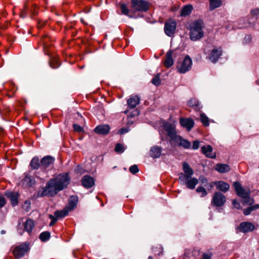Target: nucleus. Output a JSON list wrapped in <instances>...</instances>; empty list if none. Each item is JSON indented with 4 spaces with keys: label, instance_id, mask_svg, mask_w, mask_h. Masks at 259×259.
Returning a JSON list of instances; mask_svg holds the SVG:
<instances>
[{
    "label": "nucleus",
    "instance_id": "1",
    "mask_svg": "<svg viewBox=\"0 0 259 259\" xmlns=\"http://www.w3.org/2000/svg\"><path fill=\"white\" fill-rule=\"evenodd\" d=\"M69 177L67 174L59 175L56 178L51 179L46 184L37 192L38 197L44 196H53L66 188L69 184Z\"/></svg>",
    "mask_w": 259,
    "mask_h": 259
},
{
    "label": "nucleus",
    "instance_id": "2",
    "mask_svg": "<svg viewBox=\"0 0 259 259\" xmlns=\"http://www.w3.org/2000/svg\"><path fill=\"white\" fill-rule=\"evenodd\" d=\"M203 21L200 20L194 21L191 24L190 31V38L191 40L197 41L203 37Z\"/></svg>",
    "mask_w": 259,
    "mask_h": 259
},
{
    "label": "nucleus",
    "instance_id": "3",
    "mask_svg": "<svg viewBox=\"0 0 259 259\" xmlns=\"http://www.w3.org/2000/svg\"><path fill=\"white\" fill-rule=\"evenodd\" d=\"M132 7L135 11L146 12L149 8V3L144 0H132Z\"/></svg>",
    "mask_w": 259,
    "mask_h": 259
},
{
    "label": "nucleus",
    "instance_id": "4",
    "mask_svg": "<svg viewBox=\"0 0 259 259\" xmlns=\"http://www.w3.org/2000/svg\"><path fill=\"white\" fill-rule=\"evenodd\" d=\"M233 185L237 195L242 198L249 199V204L252 202V200L249 197V191L248 190H245L238 182H234Z\"/></svg>",
    "mask_w": 259,
    "mask_h": 259
},
{
    "label": "nucleus",
    "instance_id": "5",
    "mask_svg": "<svg viewBox=\"0 0 259 259\" xmlns=\"http://www.w3.org/2000/svg\"><path fill=\"white\" fill-rule=\"evenodd\" d=\"M192 65V60L189 55H187L181 63L177 67L179 72L181 73H185L190 70Z\"/></svg>",
    "mask_w": 259,
    "mask_h": 259
},
{
    "label": "nucleus",
    "instance_id": "6",
    "mask_svg": "<svg viewBox=\"0 0 259 259\" xmlns=\"http://www.w3.org/2000/svg\"><path fill=\"white\" fill-rule=\"evenodd\" d=\"M183 168L185 174L182 172L180 174L179 180L181 182L188 180L193 175V170L188 163L183 162Z\"/></svg>",
    "mask_w": 259,
    "mask_h": 259
},
{
    "label": "nucleus",
    "instance_id": "7",
    "mask_svg": "<svg viewBox=\"0 0 259 259\" xmlns=\"http://www.w3.org/2000/svg\"><path fill=\"white\" fill-rule=\"evenodd\" d=\"M225 196L221 192H217L213 194L211 200V205L216 207H221L226 202Z\"/></svg>",
    "mask_w": 259,
    "mask_h": 259
},
{
    "label": "nucleus",
    "instance_id": "8",
    "mask_svg": "<svg viewBox=\"0 0 259 259\" xmlns=\"http://www.w3.org/2000/svg\"><path fill=\"white\" fill-rule=\"evenodd\" d=\"M29 250V244L27 242L23 243L16 246L14 249V256L17 258L23 257Z\"/></svg>",
    "mask_w": 259,
    "mask_h": 259
},
{
    "label": "nucleus",
    "instance_id": "9",
    "mask_svg": "<svg viewBox=\"0 0 259 259\" xmlns=\"http://www.w3.org/2000/svg\"><path fill=\"white\" fill-rule=\"evenodd\" d=\"M177 24L175 21L169 20L165 22L164 31L165 33L168 36L171 37L174 34Z\"/></svg>",
    "mask_w": 259,
    "mask_h": 259
},
{
    "label": "nucleus",
    "instance_id": "10",
    "mask_svg": "<svg viewBox=\"0 0 259 259\" xmlns=\"http://www.w3.org/2000/svg\"><path fill=\"white\" fill-rule=\"evenodd\" d=\"M163 125L164 130L167 132L168 136L172 141H174L179 136L177 135L175 126L167 122H164Z\"/></svg>",
    "mask_w": 259,
    "mask_h": 259
},
{
    "label": "nucleus",
    "instance_id": "11",
    "mask_svg": "<svg viewBox=\"0 0 259 259\" xmlns=\"http://www.w3.org/2000/svg\"><path fill=\"white\" fill-rule=\"evenodd\" d=\"M237 229L239 230L240 232L246 233L252 231L254 229V226L251 223L243 222L240 223Z\"/></svg>",
    "mask_w": 259,
    "mask_h": 259
},
{
    "label": "nucleus",
    "instance_id": "12",
    "mask_svg": "<svg viewBox=\"0 0 259 259\" xmlns=\"http://www.w3.org/2000/svg\"><path fill=\"white\" fill-rule=\"evenodd\" d=\"M55 159L51 156L44 157L40 161V168L42 170H46L54 163Z\"/></svg>",
    "mask_w": 259,
    "mask_h": 259
},
{
    "label": "nucleus",
    "instance_id": "13",
    "mask_svg": "<svg viewBox=\"0 0 259 259\" xmlns=\"http://www.w3.org/2000/svg\"><path fill=\"white\" fill-rule=\"evenodd\" d=\"M222 54V51L221 48H214L212 50L209 55V59L212 63H215L218 61L219 57Z\"/></svg>",
    "mask_w": 259,
    "mask_h": 259
},
{
    "label": "nucleus",
    "instance_id": "14",
    "mask_svg": "<svg viewBox=\"0 0 259 259\" xmlns=\"http://www.w3.org/2000/svg\"><path fill=\"white\" fill-rule=\"evenodd\" d=\"M174 142L177 144L179 147H182L185 149H190L191 146V144L189 141L183 139L180 136L177 137Z\"/></svg>",
    "mask_w": 259,
    "mask_h": 259
},
{
    "label": "nucleus",
    "instance_id": "15",
    "mask_svg": "<svg viewBox=\"0 0 259 259\" xmlns=\"http://www.w3.org/2000/svg\"><path fill=\"white\" fill-rule=\"evenodd\" d=\"M81 183L84 187L89 188L92 187L95 185V180L92 177L86 175L82 177Z\"/></svg>",
    "mask_w": 259,
    "mask_h": 259
},
{
    "label": "nucleus",
    "instance_id": "16",
    "mask_svg": "<svg viewBox=\"0 0 259 259\" xmlns=\"http://www.w3.org/2000/svg\"><path fill=\"white\" fill-rule=\"evenodd\" d=\"M180 122L181 125L186 128L188 131H190L194 125L193 120L191 118H182L180 119Z\"/></svg>",
    "mask_w": 259,
    "mask_h": 259
},
{
    "label": "nucleus",
    "instance_id": "17",
    "mask_svg": "<svg viewBox=\"0 0 259 259\" xmlns=\"http://www.w3.org/2000/svg\"><path fill=\"white\" fill-rule=\"evenodd\" d=\"M201 150L202 153L206 157L211 158H214L215 157V154L212 152V148L210 145H204L201 147Z\"/></svg>",
    "mask_w": 259,
    "mask_h": 259
},
{
    "label": "nucleus",
    "instance_id": "18",
    "mask_svg": "<svg viewBox=\"0 0 259 259\" xmlns=\"http://www.w3.org/2000/svg\"><path fill=\"white\" fill-rule=\"evenodd\" d=\"M174 51L170 50H169L165 55V60L164 62V66L167 68H169L172 66L174 64V61L172 59V55Z\"/></svg>",
    "mask_w": 259,
    "mask_h": 259
},
{
    "label": "nucleus",
    "instance_id": "19",
    "mask_svg": "<svg viewBox=\"0 0 259 259\" xmlns=\"http://www.w3.org/2000/svg\"><path fill=\"white\" fill-rule=\"evenodd\" d=\"M5 195L10 199L12 206H15L18 204V195L17 193L13 192H8L5 193Z\"/></svg>",
    "mask_w": 259,
    "mask_h": 259
},
{
    "label": "nucleus",
    "instance_id": "20",
    "mask_svg": "<svg viewBox=\"0 0 259 259\" xmlns=\"http://www.w3.org/2000/svg\"><path fill=\"white\" fill-rule=\"evenodd\" d=\"M109 126L106 124L99 125L95 129L96 133L101 135H106L109 133Z\"/></svg>",
    "mask_w": 259,
    "mask_h": 259
},
{
    "label": "nucleus",
    "instance_id": "21",
    "mask_svg": "<svg viewBox=\"0 0 259 259\" xmlns=\"http://www.w3.org/2000/svg\"><path fill=\"white\" fill-rule=\"evenodd\" d=\"M214 185L218 190L224 192L228 191L230 188V185L224 181L215 182Z\"/></svg>",
    "mask_w": 259,
    "mask_h": 259
},
{
    "label": "nucleus",
    "instance_id": "22",
    "mask_svg": "<svg viewBox=\"0 0 259 259\" xmlns=\"http://www.w3.org/2000/svg\"><path fill=\"white\" fill-rule=\"evenodd\" d=\"M140 99L138 96H134L127 100V105L130 109L135 108L140 103Z\"/></svg>",
    "mask_w": 259,
    "mask_h": 259
},
{
    "label": "nucleus",
    "instance_id": "23",
    "mask_svg": "<svg viewBox=\"0 0 259 259\" xmlns=\"http://www.w3.org/2000/svg\"><path fill=\"white\" fill-rule=\"evenodd\" d=\"M181 182L185 184L188 188L194 189L198 183V180L195 178L191 177L188 180Z\"/></svg>",
    "mask_w": 259,
    "mask_h": 259
},
{
    "label": "nucleus",
    "instance_id": "24",
    "mask_svg": "<svg viewBox=\"0 0 259 259\" xmlns=\"http://www.w3.org/2000/svg\"><path fill=\"white\" fill-rule=\"evenodd\" d=\"M23 226L25 231L30 234L34 227V222L31 219H27L25 222L24 223Z\"/></svg>",
    "mask_w": 259,
    "mask_h": 259
},
{
    "label": "nucleus",
    "instance_id": "25",
    "mask_svg": "<svg viewBox=\"0 0 259 259\" xmlns=\"http://www.w3.org/2000/svg\"><path fill=\"white\" fill-rule=\"evenodd\" d=\"M78 202V197L76 196H72L69 199V202L66 206L70 211L73 210L77 205Z\"/></svg>",
    "mask_w": 259,
    "mask_h": 259
},
{
    "label": "nucleus",
    "instance_id": "26",
    "mask_svg": "<svg viewBox=\"0 0 259 259\" xmlns=\"http://www.w3.org/2000/svg\"><path fill=\"white\" fill-rule=\"evenodd\" d=\"M161 153V148L157 146H153L151 148L150 154V156L154 158H156L160 157Z\"/></svg>",
    "mask_w": 259,
    "mask_h": 259
},
{
    "label": "nucleus",
    "instance_id": "27",
    "mask_svg": "<svg viewBox=\"0 0 259 259\" xmlns=\"http://www.w3.org/2000/svg\"><path fill=\"white\" fill-rule=\"evenodd\" d=\"M188 105L194 108L196 110H199L202 108L199 101L196 98L191 99L188 101Z\"/></svg>",
    "mask_w": 259,
    "mask_h": 259
},
{
    "label": "nucleus",
    "instance_id": "28",
    "mask_svg": "<svg viewBox=\"0 0 259 259\" xmlns=\"http://www.w3.org/2000/svg\"><path fill=\"white\" fill-rule=\"evenodd\" d=\"M193 10V7L191 5H187L183 7L181 11V16L186 17L189 15Z\"/></svg>",
    "mask_w": 259,
    "mask_h": 259
},
{
    "label": "nucleus",
    "instance_id": "29",
    "mask_svg": "<svg viewBox=\"0 0 259 259\" xmlns=\"http://www.w3.org/2000/svg\"><path fill=\"white\" fill-rule=\"evenodd\" d=\"M215 169L219 172L225 173L229 171L230 168L227 164H218L216 165Z\"/></svg>",
    "mask_w": 259,
    "mask_h": 259
},
{
    "label": "nucleus",
    "instance_id": "30",
    "mask_svg": "<svg viewBox=\"0 0 259 259\" xmlns=\"http://www.w3.org/2000/svg\"><path fill=\"white\" fill-rule=\"evenodd\" d=\"M39 158L37 156L34 157L31 160L30 166L32 169H37L40 167V163L39 162Z\"/></svg>",
    "mask_w": 259,
    "mask_h": 259
},
{
    "label": "nucleus",
    "instance_id": "31",
    "mask_svg": "<svg viewBox=\"0 0 259 259\" xmlns=\"http://www.w3.org/2000/svg\"><path fill=\"white\" fill-rule=\"evenodd\" d=\"M23 181L29 187L34 186L36 183L35 179L28 174H25V177Z\"/></svg>",
    "mask_w": 259,
    "mask_h": 259
},
{
    "label": "nucleus",
    "instance_id": "32",
    "mask_svg": "<svg viewBox=\"0 0 259 259\" xmlns=\"http://www.w3.org/2000/svg\"><path fill=\"white\" fill-rule=\"evenodd\" d=\"M70 210L66 206L63 209L61 210H57L54 213V215L58 219L59 218H63L66 216Z\"/></svg>",
    "mask_w": 259,
    "mask_h": 259
},
{
    "label": "nucleus",
    "instance_id": "33",
    "mask_svg": "<svg viewBox=\"0 0 259 259\" xmlns=\"http://www.w3.org/2000/svg\"><path fill=\"white\" fill-rule=\"evenodd\" d=\"M210 2L209 10L212 11L215 8H219L221 6L222 4V0H209Z\"/></svg>",
    "mask_w": 259,
    "mask_h": 259
},
{
    "label": "nucleus",
    "instance_id": "34",
    "mask_svg": "<svg viewBox=\"0 0 259 259\" xmlns=\"http://www.w3.org/2000/svg\"><path fill=\"white\" fill-rule=\"evenodd\" d=\"M50 238V233L48 231L43 232L39 235V239L42 241H46Z\"/></svg>",
    "mask_w": 259,
    "mask_h": 259
},
{
    "label": "nucleus",
    "instance_id": "35",
    "mask_svg": "<svg viewBox=\"0 0 259 259\" xmlns=\"http://www.w3.org/2000/svg\"><path fill=\"white\" fill-rule=\"evenodd\" d=\"M200 120L204 126H208L209 125V119L205 114L201 113L200 114Z\"/></svg>",
    "mask_w": 259,
    "mask_h": 259
},
{
    "label": "nucleus",
    "instance_id": "36",
    "mask_svg": "<svg viewBox=\"0 0 259 259\" xmlns=\"http://www.w3.org/2000/svg\"><path fill=\"white\" fill-rule=\"evenodd\" d=\"M125 147L123 145L118 143L115 145L114 150L117 153H122L125 150Z\"/></svg>",
    "mask_w": 259,
    "mask_h": 259
},
{
    "label": "nucleus",
    "instance_id": "37",
    "mask_svg": "<svg viewBox=\"0 0 259 259\" xmlns=\"http://www.w3.org/2000/svg\"><path fill=\"white\" fill-rule=\"evenodd\" d=\"M120 9L121 11L122 14L125 15H128L130 18H133V17L131 15H128L129 10L127 8L126 6L124 4H121L120 5Z\"/></svg>",
    "mask_w": 259,
    "mask_h": 259
},
{
    "label": "nucleus",
    "instance_id": "38",
    "mask_svg": "<svg viewBox=\"0 0 259 259\" xmlns=\"http://www.w3.org/2000/svg\"><path fill=\"white\" fill-rule=\"evenodd\" d=\"M50 65L53 68H57L60 65L57 59L52 58L50 62Z\"/></svg>",
    "mask_w": 259,
    "mask_h": 259
},
{
    "label": "nucleus",
    "instance_id": "39",
    "mask_svg": "<svg viewBox=\"0 0 259 259\" xmlns=\"http://www.w3.org/2000/svg\"><path fill=\"white\" fill-rule=\"evenodd\" d=\"M196 192L199 193H201V197H204L207 194L206 189L203 187L201 186L197 188Z\"/></svg>",
    "mask_w": 259,
    "mask_h": 259
},
{
    "label": "nucleus",
    "instance_id": "40",
    "mask_svg": "<svg viewBox=\"0 0 259 259\" xmlns=\"http://www.w3.org/2000/svg\"><path fill=\"white\" fill-rule=\"evenodd\" d=\"M152 83L155 85L158 86L160 84L161 80L160 79L159 75H156L152 80Z\"/></svg>",
    "mask_w": 259,
    "mask_h": 259
},
{
    "label": "nucleus",
    "instance_id": "41",
    "mask_svg": "<svg viewBox=\"0 0 259 259\" xmlns=\"http://www.w3.org/2000/svg\"><path fill=\"white\" fill-rule=\"evenodd\" d=\"M31 203L29 200H26L22 205V208L25 211L27 212L30 208Z\"/></svg>",
    "mask_w": 259,
    "mask_h": 259
},
{
    "label": "nucleus",
    "instance_id": "42",
    "mask_svg": "<svg viewBox=\"0 0 259 259\" xmlns=\"http://www.w3.org/2000/svg\"><path fill=\"white\" fill-rule=\"evenodd\" d=\"M129 170L132 174L135 175L139 172V169L138 166L136 164H134L130 167Z\"/></svg>",
    "mask_w": 259,
    "mask_h": 259
},
{
    "label": "nucleus",
    "instance_id": "43",
    "mask_svg": "<svg viewBox=\"0 0 259 259\" xmlns=\"http://www.w3.org/2000/svg\"><path fill=\"white\" fill-rule=\"evenodd\" d=\"M251 36L250 35H246L243 39L242 42L244 44H247L251 41Z\"/></svg>",
    "mask_w": 259,
    "mask_h": 259
},
{
    "label": "nucleus",
    "instance_id": "44",
    "mask_svg": "<svg viewBox=\"0 0 259 259\" xmlns=\"http://www.w3.org/2000/svg\"><path fill=\"white\" fill-rule=\"evenodd\" d=\"M73 126V128L75 131H76L79 133L83 131V128L78 124H74Z\"/></svg>",
    "mask_w": 259,
    "mask_h": 259
},
{
    "label": "nucleus",
    "instance_id": "45",
    "mask_svg": "<svg viewBox=\"0 0 259 259\" xmlns=\"http://www.w3.org/2000/svg\"><path fill=\"white\" fill-rule=\"evenodd\" d=\"M49 218L52 220L50 223V226H53L56 223V222L57 221V219H58L55 215L54 216L51 214H50L49 215Z\"/></svg>",
    "mask_w": 259,
    "mask_h": 259
},
{
    "label": "nucleus",
    "instance_id": "46",
    "mask_svg": "<svg viewBox=\"0 0 259 259\" xmlns=\"http://www.w3.org/2000/svg\"><path fill=\"white\" fill-rule=\"evenodd\" d=\"M199 147V141L195 140L193 142L192 149L194 150H197Z\"/></svg>",
    "mask_w": 259,
    "mask_h": 259
},
{
    "label": "nucleus",
    "instance_id": "47",
    "mask_svg": "<svg viewBox=\"0 0 259 259\" xmlns=\"http://www.w3.org/2000/svg\"><path fill=\"white\" fill-rule=\"evenodd\" d=\"M232 203L234 207L237 209H239L241 207L240 203L236 199L233 200Z\"/></svg>",
    "mask_w": 259,
    "mask_h": 259
},
{
    "label": "nucleus",
    "instance_id": "48",
    "mask_svg": "<svg viewBox=\"0 0 259 259\" xmlns=\"http://www.w3.org/2000/svg\"><path fill=\"white\" fill-rule=\"evenodd\" d=\"M6 204V201L4 197L0 195V208L3 207Z\"/></svg>",
    "mask_w": 259,
    "mask_h": 259
},
{
    "label": "nucleus",
    "instance_id": "49",
    "mask_svg": "<svg viewBox=\"0 0 259 259\" xmlns=\"http://www.w3.org/2000/svg\"><path fill=\"white\" fill-rule=\"evenodd\" d=\"M251 208L249 207H247V208H245L243 210V214L245 215H248L250 214L251 212Z\"/></svg>",
    "mask_w": 259,
    "mask_h": 259
},
{
    "label": "nucleus",
    "instance_id": "50",
    "mask_svg": "<svg viewBox=\"0 0 259 259\" xmlns=\"http://www.w3.org/2000/svg\"><path fill=\"white\" fill-rule=\"evenodd\" d=\"M128 130L127 128H122L121 129H120L119 131H118V133L122 135V134H124L126 133H127L128 132Z\"/></svg>",
    "mask_w": 259,
    "mask_h": 259
},
{
    "label": "nucleus",
    "instance_id": "51",
    "mask_svg": "<svg viewBox=\"0 0 259 259\" xmlns=\"http://www.w3.org/2000/svg\"><path fill=\"white\" fill-rule=\"evenodd\" d=\"M211 257V253H203V259H210Z\"/></svg>",
    "mask_w": 259,
    "mask_h": 259
},
{
    "label": "nucleus",
    "instance_id": "52",
    "mask_svg": "<svg viewBox=\"0 0 259 259\" xmlns=\"http://www.w3.org/2000/svg\"><path fill=\"white\" fill-rule=\"evenodd\" d=\"M250 207L251 210L252 211H254V210H256L259 209V204H255V205L250 206Z\"/></svg>",
    "mask_w": 259,
    "mask_h": 259
},
{
    "label": "nucleus",
    "instance_id": "53",
    "mask_svg": "<svg viewBox=\"0 0 259 259\" xmlns=\"http://www.w3.org/2000/svg\"><path fill=\"white\" fill-rule=\"evenodd\" d=\"M251 14L253 16H257L259 15V9L253 10L251 11Z\"/></svg>",
    "mask_w": 259,
    "mask_h": 259
},
{
    "label": "nucleus",
    "instance_id": "54",
    "mask_svg": "<svg viewBox=\"0 0 259 259\" xmlns=\"http://www.w3.org/2000/svg\"><path fill=\"white\" fill-rule=\"evenodd\" d=\"M199 180L203 184H204L205 183H206L207 182V179L205 178V177H204L203 176L200 177L199 178Z\"/></svg>",
    "mask_w": 259,
    "mask_h": 259
},
{
    "label": "nucleus",
    "instance_id": "55",
    "mask_svg": "<svg viewBox=\"0 0 259 259\" xmlns=\"http://www.w3.org/2000/svg\"><path fill=\"white\" fill-rule=\"evenodd\" d=\"M249 26V24L248 23L244 22V23H243L242 25H241L239 27L240 28H245Z\"/></svg>",
    "mask_w": 259,
    "mask_h": 259
},
{
    "label": "nucleus",
    "instance_id": "56",
    "mask_svg": "<svg viewBox=\"0 0 259 259\" xmlns=\"http://www.w3.org/2000/svg\"><path fill=\"white\" fill-rule=\"evenodd\" d=\"M139 114V112L138 110L134 111V113L131 114V116H137Z\"/></svg>",
    "mask_w": 259,
    "mask_h": 259
},
{
    "label": "nucleus",
    "instance_id": "57",
    "mask_svg": "<svg viewBox=\"0 0 259 259\" xmlns=\"http://www.w3.org/2000/svg\"><path fill=\"white\" fill-rule=\"evenodd\" d=\"M214 184H213V183H209V184H208V187H209V188L210 189L212 188L213 187V185H214Z\"/></svg>",
    "mask_w": 259,
    "mask_h": 259
},
{
    "label": "nucleus",
    "instance_id": "58",
    "mask_svg": "<svg viewBox=\"0 0 259 259\" xmlns=\"http://www.w3.org/2000/svg\"><path fill=\"white\" fill-rule=\"evenodd\" d=\"M1 234H5L6 233V231L5 230H2L1 232Z\"/></svg>",
    "mask_w": 259,
    "mask_h": 259
},
{
    "label": "nucleus",
    "instance_id": "59",
    "mask_svg": "<svg viewBox=\"0 0 259 259\" xmlns=\"http://www.w3.org/2000/svg\"><path fill=\"white\" fill-rule=\"evenodd\" d=\"M148 259H153L152 257L151 256H149L148 257Z\"/></svg>",
    "mask_w": 259,
    "mask_h": 259
},
{
    "label": "nucleus",
    "instance_id": "60",
    "mask_svg": "<svg viewBox=\"0 0 259 259\" xmlns=\"http://www.w3.org/2000/svg\"><path fill=\"white\" fill-rule=\"evenodd\" d=\"M79 167V166L77 167V169H76V171H79V169H78Z\"/></svg>",
    "mask_w": 259,
    "mask_h": 259
},
{
    "label": "nucleus",
    "instance_id": "61",
    "mask_svg": "<svg viewBox=\"0 0 259 259\" xmlns=\"http://www.w3.org/2000/svg\"><path fill=\"white\" fill-rule=\"evenodd\" d=\"M22 17H25V15L24 14H22Z\"/></svg>",
    "mask_w": 259,
    "mask_h": 259
}]
</instances>
